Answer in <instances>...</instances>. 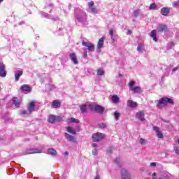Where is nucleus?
<instances>
[{"label": "nucleus", "mask_w": 179, "mask_h": 179, "mask_svg": "<svg viewBox=\"0 0 179 179\" xmlns=\"http://www.w3.org/2000/svg\"><path fill=\"white\" fill-rule=\"evenodd\" d=\"M167 104H174V101L171 98L163 97L158 101L157 104V108H163V106H167Z\"/></svg>", "instance_id": "nucleus-1"}, {"label": "nucleus", "mask_w": 179, "mask_h": 179, "mask_svg": "<svg viewBox=\"0 0 179 179\" xmlns=\"http://www.w3.org/2000/svg\"><path fill=\"white\" fill-rule=\"evenodd\" d=\"M89 107L91 110L96 111V113H99V114H103V113H104V107L100 105L90 104Z\"/></svg>", "instance_id": "nucleus-2"}, {"label": "nucleus", "mask_w": 179, "mask_h": 179, "mask_svg": "<svg viewBox=\"0 0 179 179\" xmlns=\"http://www.w3.org/2000/svg\"><path fill=\"white\" fill-rule=\"evenodd\" d=\"M86 17H87V16L86 15V13L83 10H80L79 13L76 16V19L80 23H85V22H86Z\"/></svg>", "instance_id": "nucleus-3"}, {"label": "nucleus", "mask_w": 179, "mask_h": 179, "mask_svg": "<svg viewBox=\"0 0 179 179\" xmlns=\"http://www.w3.org/2000/svg\"><path fill=\"white\" fill-rule=\"evenodd\" d=\"M106 138V135L103 133H96L92 135V141L93 142H99L100 141H103Z\"/></svg>", "instance_id": "nucleus-4"}, {"label": "nucleus", "mask_w": 179, "mask_h": 179, "mask_svg": "<svg viewBox=\"0 0 179 179\" xmlns=\"http://www.w3.org/2000/svg\"><path fill=\"white\" fill-rule=\"evenodd\" d=\"M82 45H84V47H87L88 51H90V52H93L94 51V44L90 42H85V41H83L82 42Z\"/></svg>", "instance_id": "nucleus-5"}, {"label": "nucleus", "mask_w": 179, "mask_h": 179, "mask_svg": "<svg viewBox=\"0 0 179 179\" xmlns=\"http://www.w3.org/2000/svg\"><path fill=\"white\" fill-rule=\"evenodd\" d=\"M89 12L90 13H97L99 10H97V8L94 6V1H90L88 3Z\"/></svg>", "instance_id": "nucleus-6"}, {"label": "nucleus", "mask_w": 179, "mask_h": 179, "mask_svg": "<svg viewBox=\"0 0 179 179\" xmlns=\"http://www.w3.org/2000/svg\"><path fill=\"white\" fill-rule=\"evenodd\" d=\"M152 130L156 132L157 138H159L160 139H163L164 138L163 133H162V131H160V128H159V127L154 126L152 127Z\"/></svg>", "instance_id": "nucleus-7"}, {"label": "nucleus", "mask_w": 179, "mask_h": 179, "mask_svg": "<svg viewBox=\"0 0 179 179\" xmlns=\"http://www.w3.org/2000/svg\"><path fill=\"white\" fill-rule=\"evenodd\" d=\"M5 64L3 63H0V76L1 78L6 77V71L5 70Z\"/></svg>", "instance_id": "nucleus-8"}, {"label": "nucleus", "mask_w": 179, "mask_h": 179, "mask_svg": "<svg viewBox=\"0 0 179 179\" xmlns=\"http://www.w3.org/2000/svg\"><path fill=\"white\" fill-rule=\"evenodd\" d=\"M121 177L122 179H131V175H129V173L127 169H122Z\"/></svg>", "instance_id": "nucleus-9"}, {"label": "nucleus", "mask_w": 179, "mask_h": 179, "mask_svg": "<svg viewBox=\"0 0 179 179\" xmlns=\"http://www.w3.org/2000/svg\"><path fill=\"white\" fill-rule=\"evenodd\" d=\"M34 153H41V150L38 148H32L26 150V155H33Z\"/></svg>", "instance_id": "nucleus-10"}, {"label": "nucleus", "mask_w": 179, "mask_h": 179, "mask_svg": "<svg viewBox=\"0 0 179 179\" xmlns=\"http://www.w3.org/2000/svg\"><path fill=\"white\" fill-rule=\"evenodd\" d=\"M136 118H138V120H140V121H145V113H143L142 110L136 113Z\"/></svg>", "instance_id": "nucleus-11"}, {"label": "nucleus", "mask_w": 179, "mask_h": 179, "mask_svg": "<svg viewBox=\"0 0 179 179\" xmlns=\"http://www.w3.org/2000/svg\"><path fill=\"white\" fill-rule=\"evenodd\" d=\"M69 57L70 59L72 61L74 65H78V64H79V62L78 61V57H76V54L71 53Z\"/></svg>", "instance_id": "nucleus-12"}, {"label": "nucleus", "mask_w": 179, "mask_h": 179, "mask_svg": "<svg viewBox=\"0 0 179 179\" xmlns=\"http://www.w3.org/2000/svg\"><path fill=\"white\" fill-rule=\"evenodd\" d=\"M21 92H27V93H30L31 92V87L28 85H23L20 87Z\"/></svg>", "instance_id": "nucleus-13"}, {"label": "nucleus", "mask_w": 179, "mask_h": 179, "mask_svg": "<svg viewBox=\"0 0 179 179\" xmlns=\"http://www.w3.org/2000/svg\"><path fill=\"white\" fill-rule=\"evenodd\" d=\"M127 107H129L130 108H135L138 107V103L136 101H134L132 100H128L127 101Z\"/></svg>", "instance_id": "nucleus-14"}, {"label": "nucleus", "mask_w": 179, "mask_h": 179, "mask_svg": "<svg viewBox=\"0 0 179 179\" xmlns=\"http://www.w3.org/2000/svg\"><path fill=\"white\" fill-rule=\"evenodd\" d=\"M42 15L44 17H45V19H52V20H55V21L59 20V19L58 17H54L53 15L45 13H43Z\"/></svg>", "instance_id": "nucleus-15"}, {"label": "nucleus", "mask_w": 179, "mask_h": 179, "mask_svg": "<svg viewBox=\"0 0 179 179\" xmlns=\"http://www.w3.org/2000/svg\"><path fill=\"white\" fill-rule=\"evenodd\" d=\"M167 25L160 24L158 25L157 29L159 33H163V31H167Z\"/></svg>", "instance_id": "nucleus-16"}, {"label": "nucleus", "mask_w": 179, "mask_h": 179, "mask_svg": "<svg viewBox=\"0 0 179 179\" xmlns=\"http://www.w3.org/2000/svg\"><path fill=\"white\" fill-rule=\"evenodd\" d=\"M34 108H36V102L31 101L28 105L29 113H33V111H34Z\"/></svg>", "instance_id": "nucleus-17"}, {"label": "nucleus", "mask_w": 179, "mask_h": 179, "mask_svg": "<svg viewBox=\"0 0 179 179\" xmlns=\"http://www.w3.org/2000/svg\"><path fill=\"white\" fill-rule=\"evenodd\" d=\"M64 136L67 141H69V142H76V140L75 139V136L68 134L65 133Z\"/></svg>", "instance_id": "nucleus-18"}, {"label": "nucleus", "mask_w": 179, "mask_h": 179, "mask_svg": "<svg viewBox=\"0 0 179 179\" xmlns=\"http://www.w3.org/2000/svg\"><path fill=\"white\" fill-rule=\"evenodd\" d=\"M169 13H170V8L168 7H164L161 9V14L163 16H168Z\"/></svg>", "instance_id": "nucleus-19"}, {"label": "nucleus", "mask_w": 179, "mask_h": 179, "mask_svg": "<svg viewBox=\"0 0 179 179\" xmlns=\"http://www.w3.org/2000/svg\"><path fill=\"white\" fill-rule=\"evenodd\" d=\"M21 101L19 100V98L17 97H13V104L17 108H19L20 107Z\"/></svg>", "instance_id": "nucleus-20"}, {"label": "nucleus", "mask_w": 179, "mask_h": 179, "mask_svg": "<svg viewBox=\"0 0 179 179\" xmlns=\"http://www.w3.org/2000/svg\"><path fill=\"white\" fill-rule=\"evenodd\" d=\"M104 40H106V38L103 37L101 38L97 43V48L98 50H101V48H103V45H104Z\"/></svg>", "instance_id": "nucleus-21"}, {"label": "nucleus", "mask_w": 179, "mask_h": 179, "mask_svg": "<svg viewBox=\"0 0 179 179\" xmlns=\"http://www.w3.org/2000/svg\"><path fill=\"white\" fill-rule=\"evenodd\" d=\"M22 75H23V71H22L17 70L15 72V78L16 82H19V79H20V76H22Z\"/></svg>", "instance_id": "nucleus-22"}, {"label": "nucleus", "mask_w": 179, "mask_h": 179, "mask_svg": "<svg viewBox=\"0 0 179 179\" xmlns=\"http://www.w3.org/2000/svg\"><path fill=\"white\" fill-rule=\"evenodd\" d=\"M52 107L53 108H59V107H61V102L55 100L53 101L52 103Z\"/></svg>", "instance_id": "nucleus-23"}, {"label": "nucleus", "mask_w": 179, "mask_h": 179, "mask_svg": "<svg viewBox=\"0 0 179 179\" xmlns=\"http://www.w3.org/2000/svg\"><path fill=\"white\" fill-rule=\"evenodd\" d=\"M66 122H68V124H72L73 122L76 123V124H79V122H80L78 119H76L74 117H71V118L67 119Z\"/></svg>", "instance_id": "nucleus-24"}, {"label": "nucleus", "mask_w": 179, "mask_h": 179, "mask_svg": "<svg viewBox=\"0 0 179 179\" xmlns=\"http://www.w3.org/2000/svg\"><path fill=\"white\" fill-rule=\"evenodd\" d=\"M111 100H112L113 103H114L115 104H117V103H118V101H120V97H118L117 96V94H114L112 96Z\"/></svg>", "instance_id": "nucleus-25"}, {"label": "nucleus", "mask_w": 179, "mask_h": 179, "mask_svg": "<svg viewBox=\"0 0 179 179\" xmlns=\"http://www.w3.org/2000/svg\"><path fill=\"white\" fill-rule=\"evenodd\" d=\"M48 155H51V156H56L57 151L54 148H49L48 150Z\"/></svg>", "instance_id": "nucleus-26"}, {"label": "nucleus", "mask_w": 179, "mask_h": 179, "mask_svg": "<svg viewBox=\"0 0 179 179\" xmlns=\"http://www.w3.org/2000/svg\"><path fill=\"white\" fill-rule=\"evenodd\" d=\"M156 30H152L150 33V37H152V40H154V41H157V37L156 36Z\"/></svg>", "instance_id": "nucleus-27"}, {"label": "nucleus", "mask_w": 179, "mask_h": 179, "mask_svg": "<svg viewBox=\"0 0 179 179\" xmlns=\"http://www.w3.org/2000/svg\"><path fill=\"white\" fill-rule=\"evenodd\" d=\"M48 122L50 124H54V122H56V116L50 115L48 118Z\"/></svg>", "instance_id": "nucleus-28"}, {"label": "nucleus", "mask_w": 179, "mask_h": 179, "mask_svg": "<svg viewBox=\"0 0 179 179\" xmlns=\"http://www.w3.org/2000/svg\"><path fill=\"white\" fill-rule=\"evenodd\" d=\"M66 131L69 134H72V135H76V130L73 129L72 127L69 126L66 127Z\"/></svg>", "instance_id": "nucleus-29"}, {"label": "nucleus", "mask_w": 179, "mask_h": 179, "mask_svg": "<svg viewBox=\"0 0 179 179\" xmlns=\"http://www.w3.org/2000/svg\"><path fill=\"white\" fill-rule=\"evenodd\" d=\"M141 15V10H135L133 12L132 16L133 17H138Z\"/></svg>", "instance_id": "nucleus-30"}, {"label": "nucleus", "mask_w": 179, "mask_h": 179, "mask_svg": "<svg viewBox=\"0 0 179 179\" xmlns=\"http://www.w3.org/2000/svg\"><path fill=\"white\" fill-rule=\"evenodd\" d=\"M137 51L141 52V54L143 53V44L139 43L137 47Z\"/></svg>", "instance_id": "nucleus-31"}, {"label": "nucleus", "mask_w": 179, "mask_h": 179, "mask_svg": "<svg viewBox=\"0 0 179 179\" xmlns=\"http://www.w3.org/2000/svg\"><path fill=\"white\" fill-rule=\"evenodd\" d=\"M131 90L134 92V93H141V87H134L131 89Z\"/></svg>", "instance_id": "nucleus-32"}, {"label": "nucleus", "mask_w": 179, "mask_h": 179, "mask_svg": "<svg viewBox=\"0 0 179 179\" xmlns=\"http://www.w3.org/2000/svg\"><path fill=\"white\" fill-rule=\"evenodd\" d=\"M81 113H85L87 110V106L86 104H83L80 106Z\"/></svg>", "instance_id": "nucleus-33"}, {"label": "nucleus", "mask_w": 179, "mask_h": 179, "mask_svg": "<svg viewBox=\"0 0 179 179\" xmlns=\"http://www.w3.org/2000/svg\"><path fill=\"white\" fill-rule=\"evenodd\" d=\"M114 162L115 163V164H117V166H118V167H121L122 166V164L121 163V159L120 158H116L114 160Z\"/></svg>", "instance_id": "nucleus-34"}, {"label": "nucleus", "mask_w": 179, "mask_h": 179, "mask_svg": "<svg viewBox=\"0 0 179 179\" xmlns=\"http://www.w3.org/2000/svg\"><path fill=\"white\" fill-rule=\"evenodd\" d=\"M104 70L101 68L98 69L97 70V75L98 76H103L104 75Z\"/></svg>", "instance_id": "nucleus-35"}, {"label": "nucleus", "mask_w": 179, "mask_h": 179, "mask_svg": "<svg viewBox=\"0 0 179 179\" xmlns=\"http://www.w3.org/2000/svg\"><path fill=\"white\" fill-rule=\"evenodd\" d=\"M150 10H152L153 9H157V5H156V3H152L150 5L149 7Z\"/></svg>", "instance_id": "nucleus-36"}, {"label": "nucleus", "mask_w": 179, "mask_h": 179, "mask_svg": "<svg viewBox=\"0 0 179 179\" xmlns=\"http://www.w3.org/2000/svg\"><path fill=\"white\" fill-rule=\"evenodd\" d=\"M109 34L110 36L111 40H113V41H115L114 40V29H110Z\"/></svg>", "instance_id": "nucleus-37"}, {"label": "nucleus", "mask_w": 179, "mask_h": 179, "mask_svg": "<svg viewBox=\"0 0 179 179\" xmlns=\"http://www.w3.org/2000/svg\"><path fill=\"white\" fill-rule=\"evenodd\" d=\"M98 127H99V128L104 129V128H107V124H106V123H99L98 124Z\"/></svg>", "instance_id": "nucleus-38"}, {"label": "nucleus", "mask_w": 179, "mask_h": 179, "mask_svg": "<svg viewBox=\"0 0 179 179\" xmlns=\"http://www.w3.org/2000/svg\"><path fill=\"white\" fill-rule=\"evenodd\" d=\"M20 114L21 115H27L29 114H31V113H29V110H21Z\"/></svg>", "instance_id": "nucleus-39"}, {"label": "nucleus", "mask_w": 179, "mask_h": 179, "mask_svg": "<svg viewBox=\"0 0 179 179\" xmlns=\"http://www.w3.org/2000/svg\"><path fill=\"white\" fill-rule=\"evenodd\" d=\"M120 115H120V113H117V112H115V113H114V117H115V118L116 120H119Z\"/></svg>", "instance_id": "nucleus-40"}, {"label": "nucleus", "mask_w": 179, "mask_h": 179, "mask_svg": "<svg viewBox=\"0 0 179 179\" xmlns=\"http://www.w3.org/2000/svg\"><path fill=\"white\" fill-rule=\"evenodd\" d=\"M139 142L140 143H141V145H145L146 140H145L144 138H140Z\"/></svg>", "instance_id": "nucleus-41"}, {"label": "nucleus", "mask_w": 179, "mask_h": 179, "mask_svg": "<svg viewBox=\"0 0 179 179\" xmlns=\"http://www.w3.org/2000/svg\"><path fill=\"white\" fill-rule=\"evenodd\" d=\"M57 121V122H61V121H62V117L60 116H56V122Z\"/></svg>", "instance_id": "nucleus-42"}, {"label": "nucleus", "mask_w": 179, "mask_h": 179, "mask_svg": "<svg viewBox=\"0 0 179 179\" xmlns=\"http://www.w3.org/2000/svg\"><path fill=\"white\" fill-rule=\"evenodd\" d=\"M174 150L176 154L179 155V147H174Z\"/></svg>", "instance_id": "nucleus-43"}, {"label": "nucleus", "mask_w": 179, "mask_h": 179, "mask_svg": "<svg viewBox=\"0 0 179 179\" xmlns=\"http://www.w3.org/2000/svg\"><path fill=\"white\" fill-rule=\"evenodd\" d=\"M178 3H179V1H174V2L173 3V6L174 8H176V6H178Z\"/></svg>", "instance_id": "nucleus-44"}, {"label": "nucleus", "mask_w": 179, "mask_h": 179, "mask_svg": "<svg viewBox=\"0 0 179 179\" xmlns=\"http://www.w3.org/2000/svg\"><path fill=\"white\" fill-rule=\"evenodd\" d=\"M83 57L84 58H87V50L85 49L84 53H83Z\"/></svg>", "instance_id": "nucleus-45"}, {"label": "nucleus", "mask_w": 179, "mask_h": 179, "mask_svg": "<svg viewBox=\"0 0 179 179\" xmlns=\"http://www.w3.org/2000/svg\"><path fill=\"white\" fill-rule=\"evenodd\" d=\"M134 85H135V81H131L129 84L130 87H133Z\"/></svg>", "instance_id": "nucleus-46"}, {"label": "nucleus", "mask_w": 179, "mask_h": 179, "mask_svg": "<svg viewBox=\"0 0 179 179\" xmlns=\"http://www.w3.org/2000/svg\"><path fill=\"white\" fill-rule=\"evenodd\" d=\"M92 155L93 156H96L97 155V150L96 149L92 150Z\"/></svg>", "instance_id": "nucleus-47"}, {"label": "nucleus", "mask_w": 179, "mask_h": 179, "mask_svg": "<svg viewBox=\"0 0 179 179\" xmlns=\"http://www.w3.org/2000/svg\"><path fill=\"white\" fill-rule=\"evenodd\" d=\"M150 166L151 167H156V162H151L150 164Z\"/></svg>", "instance_id": "nucleus-48"}, {"label": "nucleus", "mask_w": 179, "mask_h": 179, "mask_svg": "<svg viewBox=\"0 0 179 179\" xmlns=\"http://www.w3.org/2000/svg\"><path fill=\"white\" fill-rule=\"evenodd\" d=\"M178 69H179V67H178V66H176V67H175L174 69H173L172 71H173V72H176V71H178Z\"/></svg>", "instance_id": "nucleus-49"}, {"label": "nucleus", "mask_w": 179, "mask_h": 179, "mask_svg": "<svg viewBox=\"0 0 179 179\" xmlns=\"http://www.w3.org/2000/svg\"><path fill=\"white\" fill-rule=\"evenodd\" d=\"M163 122H166V124H169L170 122V120H163Z\"/></svg>", "instance_id": "nucleus-50"}, {"label": "nucleus", "mask_w": 179, "mask_h": 179, "mask_svg": "<svg viewBox=\"0 0 179 179\" xmlns=\"http://www.w3.org/2000/svg\"><path fill=\"white\" fill-rule=\"evenodd\" d=\"M92 147L93 148H97V143H93Z\"/></svg>", "instance_id": "nucleus-51"}, {"label": "nucleus", "mask_w": 179, "mask_h": 179, "mask_svg": "<svg viewBox=\"0 0 179 179\" xmlns=\"http://www.w3.org/2000/svg\"><path fill=\"white\" fill-rule=\"evenodd\" d=\"M127 34H132V31L129 30V31H127Z\"/></svg>", "instance_id": "nucleus-52"}, {"label": "nucleus", "mask_w": 179, "mask_h": 179, "mask_svg": "<svg viewBox=\"0 0 179 179\" xmlns=\"http://www.w3.org/2000/svg\"><path fill=\"white\" fill-rule=\"evenodd\" d=\"M69 154V153L68 152H65L64 153V156H68Z\"/></svg>", "instance_id": "nucleus-53"}, {"label": "nucleus", "mask_w": 179, "mask_h": 179, "mask_svg": "<svg viewBox=\"0 0 179 179\" xmlns=\"http://www.w3.org/2000/svg\"><path fill=\"white\" fill-rule=\"evenodd\" d=\"M156 174H157L156 173H152V176H153L152 178H155V177H156Z\"/></svg>", "instance_id": "nucleus-54"}, {"label": "nucleus", "mask_w": 179, "mask_h": 179, "mask_svg": "<svg viewBox=\"0 0 179 179\" xmlns=\"http://www.w3.org/2000/svg\"><path fill=\"white\" fill-rule=\"evenodd\" d=\"M111 149L108 150V153H111Z\"/></svg>", "instance_id": "nucleus-55"}, {"label": "nucleus", "mask_w": 179, "mask_h": 179, "mask_svg": "<svg viewBox=\"0 0 179 179\" xmlns=\"http://www.w3.org/2000/svg\"><path fill=\"white\" fill-rule=\"evenodd\" d=\"M55 87L53 85L52 87V89H55Z\"/></svg>", "instance_id": "nucleus-56"}, {"label": "nucleus", "mask_w": 179, "mask_h": 179, "mask_svg": "<svg viewBox=\"0 0 179 179\" xmlns=\"http://www.w3.org/2000/svg\"><path fill=\"white\" fill-rule=\"evenodd\" d=\"M119 76L122 77V74H119Z\"/></svg>", "instance_id": "nucleus-57"}, {"label": "nucleus", "mask_w": 179, "mask_h": 179, "mask_svg": "<svg viewBox=\"0 0 179 179\" xmlns=\"http://www.w3.org/2000/svg\"><path fill=\"white\" fill-rule=\"evenodd\" d=\"M3 0H0V2H3Z\"/></svg>", "instance_id": "nucleus-58"}, {"label": "nucleus", "mask_w": 179, "mask_h": 179, "mask_svg": "<svg viewBox=\"0 0 179 179\" xmlns=\"http://www.w3.org/2000/svg\"><path fill=\"white\" fill-rule=\"evenodd\" d=\"M26 141H29V138L26 139Z\"/></svg>", "instance_id": "nucleus-59"}]
</instances>
